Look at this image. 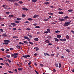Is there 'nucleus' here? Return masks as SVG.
I'll use <instances>...</instances> for the list:
<instances>
[{"label":"nucleus","mask_w":74,"mask_h":74,"mask_svg":"<svg viewBox=\"0 0 74 74\" xmlns=\"http://www.w3.org/2000/svg\"><path fill=\"white\" fill-rule=\"evenodd\" d=\"M3 45H4V44H5V45H8V43L7 42L3 43Z\"/></svg>","instance_id":"f3484780"},{"label":"nucleus","mask_w":74,"mask_h":74,"mask_svg":"<svg viewBox=\"0 0 74 74\" xmlns=\"http://www.w3.org/2000/svg\"><path fill=\"white\" fill-rule=\"evenodd\" d=\"M30 64H31V62H29L28 63V64L29 65V66H30Z\"/></svg>","instance_id":"0e129e2a"},{"label":"nucleus","mask_w":74,"mask_h":74,"mask_svg":"<svg viewBox=\"0 0 74 74\" xmlns=\"http://www.w3.org/2000/svg\"><path fill=\"white\" fill-rule=\"evenodd\" d=\"M37 16H39L35 14L33 18H36Z\"/></svg>","instance_id":"6e6552de"},{"label":"nucleus","mask_w":74,"mask_h":74,"mask_svg":"<svg viewBox=\"0 0 74 74\" xmlns=\"http://www.w3.org/2000/svg\"><path fill=\"white\" fill-rule=\"evenodd\" d=\"M45 56H46L47 55V53H44V54Z\"/></svg>","instance_id":"603ef678"},{"label":"nucleus","mask_w":74,"mask_h":74,"mask_svg":"<svg viewBox=\"0 0 74 74\" xmlns=\"http://www.w3.org/2000/svg\"><path fill=\"white\" fill-rule=\"evenodd\" d=\"M6 0L8 1H11V2H12V1H13V2H15V1H16V0Z\"/></svg>","instance_id":"0eeeda50"},{"label":"nucleus","mask_w":74,"mask_h":74,"mask_svg":"<svg viewBox=\"0 0 74 74\" xmlns=\"http://www.w3.org/2000/svg\"><path fill=\"white\" fill-rule=\"evenodd\" d=\"M5 42H7V43H9L10 42V40H4Z\"/></svg>","instance_id":"20e7f679"},{"label":"nucleus","mask_w":74,"mask_h":74,"mask_svg":"<svg viewBox=\"0 0 74 74\" xmlns=\"http://www.w3.org/2000/svg\"><path fill=\"white\" fill-rule=\"evenodd\" d=\"M1 51H4V49H1Z\"/></svg>","instance_id":"338daca9"},{"label":"nucleus","mask_w":74,"mask_h":74,"mask_svg":"<svg viewBox=\"0 0 74 74\" xmlns=\"http://www.w3.org/2000/svg\"><path fill=\"white\" fill-rule=\"evenodd\" d=\"M2 36L3 37H7V35L5 34H3Z\"/></svg>","instance_id":"6ab92c4d"},{"label":"nucleus","mask_w":74,"mask_h":74,"mask_svg":"<svg viewBox=\"0 0 74 74\" xmlns=\"http://www.w3.org/2000/svg\"><path fill=\"white\" fill-rule=\"evenodd\" d=\"M19 3H20V4H22V3H23V2H22V1H19Z\"/></svg>","instance_id":"680f3d73"},{"label":"nucleus","mask_w":74,"mask_h":74,"mask_svg":"<svg viewBox=\"0 0 74 74\" xmlns=\"http://www.w3.org/2000/svg\"><path fill=\"white\" fill-rule=\"evenodd\" d=\"M14 55H17V56H18V53H14Z\"/></svg>","instance_id":"4c0bfd02"},{"label":"nucleus","mask_w":74,"mask_h":74,"mask_svg":"<svg viewBox=\"0 0 74 74\" xmlns=\"http://www.w3.org/2000/svg\"><path fill=\"white\" fill-rule=\"evenodd\" d=\"M5 64H6V65H7L8 66H9V64H8V63H5Z\"/></svg>","instance_id":"3c124183"},{"label":"nucleus","mask_w":74,"mask_h":74,"mask_svg":"<svg viewBox=\"0 0 74 74\" xmlns=\"http://www.w3.org/2000/svg\"><path fill=\"white\" fill-rule=\"evenodd\" d=\"M29 21H32V19L31 18H29L28 19Z\"/></svg>","instance_id":"09e8293b"},{"label":"nucleus","mask_w":74,"mask_h":74,"mask_svg":"<svg viewBox=\"0 0 74 74\" xmlns=\"http://www.w3.org/2000/svg\"><path fill=\"white\" fill-rule=\"evenodd\" d=\"M24 38L25 39H27V40L28 41H30V40H31L27 36H24Z\"/></svg>","instance_id":"7ed1b4c3"},{"label":"nucleus","mask_w":74,"mask_h":74,"mask_svg":"<svg viewBox=\"0 0 74 74\" xmlns=\"http://www.w3.org/2000/svg\"><path fill=\"white\" fill-rule=\"evenodd\" d=\"M14 58H17V56L16 55H14Z\"/></svg>","instance_id":"79ce46f5"},{"label":"nucleus","mask_w":74,"mask_h":74,"mask_svg":"<svg viewBox=\"0 0 74 74\" xmlns=\"http://www.w3.org/2000/svg\"><path fill=\"white\" fill-rule=\"evenodd\" d=\"M22 16L23 17H25V16H26V15H25V14H22Z\"/></svg>","instance_id":"a18cd8bd"},{"label":"nucleus","mask_w":74,"mask_h":74,"mask_svg":"<svg viewBox=\"0 0 74 74\" xmlns=\"http://www.w3.org/2000/svg\"><path fill=\"white\" fill-rule=\"evenodd\" d=\"M58 10L59 11H61V10H62V9H61V8H58Z\"/></svg>","instance_id":"5fc2aeb1"},{"label":"nucleus","mask_w":74,"mask_h":74,"mask_svg":"<svg viewBox=\"0 0 74 74\" xmlns=\"http://www.w3.org/2000/svg\"><path fill=\"white\" fill-rule=\"evenodd\" d=\"M8 61L9 62V63H11V61L9 59L8 60Z\"/></svg>","instance_id":"de8ad7c7"},{"label":"nucleus","mask_w":74,"mask_h":74,"mask_svg":"<svg viewBox=\"0 0 74 74\" xmlns=\"http://www.w3.org/2000/svg\"><path fill=\"white\" fill-rule=\"evenodd\" d=\"M22 9L24 11H28V9L26 8H23Z\"/></svg>","instance_id":"39448f33"},{"label":"nucleus","mask_w":74,"mask_h":74,"mask_svg":"<svg viewBox=\"0 0 74 74\" xmlns=\"http://www.w3.org/2000/svg\"><path fill=\"white\" fill-rule=\"evenodd\" d=\"M37 0H32V2H37Z\"/></svg>","instance_id":"c756f323"},{"label":"nucleus","mask_w":74,"mask_h":74,"mask_svg":"<svg viewBox=\"0 0 74 74\" xmlns=\"http://www.w3.org/2000/svg\"><path fill=\"white\" fill-rule=\"evenodd\" d=\"M11 25L12 26H16V24L14 23H11Z\"/></svg>","instance_id":"9d476101"},{"label":"nucleus","mask_w":74,"mask_h":74,"mask_svg":"<svg viewBox=\"0 0 74 74\" xmlns=\"http://www.w3.org/2000/svg\"><path fill=\"white\" fill-rule=\"evenodd\" d=\"M44 21H48L49 20L47 19L46 18L44 19Z\"/></svg>","instance_id":"72a5a7b5"},{"label":"nucleus","mask_w":74,"mask_h":74,"mask_svg":"<svg viewBox=\"0 0 74 74\" xmlns=\"http://www.w3.org/2000/svg\"><path fill=\"white\" fill-rule=\"evenodd\" d=\"M34 64L36 66H37V64H36V63H34Z\"/></svg>","instance_id":"13d9d810"},{"label":"nucleus","mask_w":74,"mask_h":74,"mask_svg":"<svg viewBox=\"0 0 74 74\" xmlns=\"http://www.w3.org/2000/svg\"><path fill=\"white\" fill-rule=\"evenodd\" d=\"M18 38V36H14L13 37V38Z\"/></svg>","instance_id":"f704fd0d"},{"label":"nucleus","mask_w":74,"mask_h":74,"mask_svg":"<svg viewBox=\"0 0 74 74\" xmlns=\"http://www.w3.org/2000/svg\"><path fill=\"white\" fill-rule=\"evenodd\" d=\"M17 20H21L22 18H18L16 19Z\"/></svg>","instance_id":"e433bc0d"},{"label":"nucleus","mask_w":74,"mask_h":74,"mask_svg":"<svg viewBox=\"0 0 74 74\" xmlns=\"http://www.w3.org/2000/svg\"><path fill=\"white\" fill-rule=\"evenodd\" d=\"M20 22V21H15V23H19Z\"/></svg>","instance_id":"a878e982"},{"label":"nucleus","mask_w":74,"mask_h":74,"mask_svg":"<svg viewBox=\"0 0 74 74\" xmlns=\"http://www.w3.org/2000/svg\"><path fill=\"white\" fill-rule=\"evenodd\" d=\"M18 70L19 71H21V70H22V68H18Z\"/></svg>","instance_id":"b1692460"},{"label":"nucleus","mask_w":74,"mask_h":74,"mask_svg":"<svg viewBox=\"0 0 74 74\" xmlns=\"http://www.w3.org/2000/svg\"><path fill=\"white\" fill-rule=\"evenodd\" d=\"M49 15H53V14L51 13H48Z\"/></svg>","instance_id":"bb28decb"},{"label":"nucleus","mask_w":74,"mask_h":74,"mask_svg":"<svg viewBox=\"0 0 74 74\" xmlns=\"http://www.w3.org/2000/svg\"><path fill=\"white\" fill-rule=\"evenodd\" d=\"M0 30L1 31V32H4V31H3V29H0Z\"/></svg>","instance_id":"4d7b16f0"},{"label":"nucleus","mask_w":74,"mask_h":74,"mask_svg":"<svg viewBox=\"0 0 74 74\" xmlns=\"http://www.w3.org/2000/svg\"><path fill=\"white\" fill-rule=\"evenodd\" d=\"M14 54H12L11 55V56L12 57H14Z\"/></svg>","instance_id":"052dcab7"},{"label":"nucleus","mask_w":74,"mask_h":74,"mask_svg":"<svg viewBox=\"0 0 74 74\" xmlns=\"http://www.w3.org/2000/svg\"><path fill=\"white\" fill-rule=\"evenodd\" d=\"M60 41H66V39L64 38L63 39H60Z\"/></svg>","instance_id":"423d86ee"},{"label":"nucleus","mask_w":74,"mask_h":74,"mask_svg":"<svg viewBox=\"0 0 74 74\" xmlns=\"http://www.w3.org/2000/svg\"><path fill=\"white\" fill-rule=\"evenodd\" d=\"M33 25L34 26H37V25H38V24L35 23Z\"/></svg>","instance_id":"c03bdc74"},{"label":"nucleus","mask_w":74,"mask_h":74,"mask_svg":"<svg viewBox=\"0 0 74 74\" xmlns=\"http://www.w3.org/2000/svg\"><path fill=\"white\" fill-rule=\"evenodd\" d=\"M59 13L60 14H63V12H60Z\"/></svg>","instance_id":"412c9836"},{"label":"nucleus","mask_w":74,"mask_h":74,"mask_svg":"<svg viewBox=\"0 0 74 74\" xmlns=\"http://www.w3.org/2000/svg\"><path fill=\"white\" fill-rule=\"evenodd\" d=\"M46 5H48V4H49V2H45L44 3Z\"/></svg>","instance_id":"f8f14e48"},{"label":"nucleus","mask_w":74,"mask_h":74,"mask_svg":"<svg viewBox=\"0 0 74 74\" xmlns=\"http://www.w3.org/2000/svg\"><path fill=\"white\" fill-rule=\"evenodd\" d=\"M35 41H38V38H34Z\"/></svg>","instance_id":"4468645a"},{"label":"nucleus","mask_w":74,"mask_h":74,"mask_svg":"<svg viewBox=\"0 0 74 74\" xmlns=\"http://www.w3.org/2000/svg\"><path fill=\"white\" fill-rule=\"evenodd\" d=\"M19 44H22V45H24V43H23L21 42H19Z\"/></svg>","instance_id":"864d4df0"},{"label":"nucleus","mask_w":74,"mask_h":74,"mask_svg":"<svg viewBox=\"0 0 74 74\" xmlns=\"http://www.w3.org/2000/svg\"><path fill=\"white\" fill-rule=\"evenodd\" d=\"M45 42H46L47 43H49V41L48 40H45Z\"/></svg>","instance_id":"aec40b11"},{"label":"nucleus","mask_w":74,"mask_h":74,"mask_svg":"<svg viewBox=\"0 0 74 74\" xmlns=\"http://www.w3.org/2000/svg\"><path fill=\"white\" fill-rule=\"evenodd\" d=\"M1 65H3V66L4 65V64H3V63H1Z\"/></svg>","instance_id":"69168bd1"},{"label":"nucleus","mask_w":74,"mask_h":74,"mask_svg":"<svg viewBox=\"0 0 74 74\" xmlns=\"http://www.w3.org/2000/svg\"><path fill=\"white\" fill-rule=\"evenodd\" d=\"M6 57L9 58H10V55H7L6 56Z\"/></svg>","instance_id":"5701e85b"},{"label":"nucleus","mask_w":74,"mask_h":74,"mask_svg":"<svg viewBox=\"0 0 74 74\" xmlns=\"http://www.w3.org/2000/svg\"><path fill=\"white\" fill-rule=\"evenodd\" d=\"M48 45H52V43H49L48 44Z\"/></svg>","instance_id":"e2e57ef3"},{"label":"nucleus","mask_w":74,"mask_h":74,"mask_svg":"<svg viewBox=\"0 0 74 74\" xmlns=\"http://www.w3.org/2000/svg\"><path fill=\"white\" fill-rule=\"evenodd\" d=\"M54 39L56 41H57V42H58V41H59V39H58L57 38H55Z\"/></svg>","instance_id":"dca6fc26"},{"label":"nucleus","mask_w":74,"mask_h":74,"mask_svg":"<svg viewBox=\"0 0 74 74\" xmlns=\"http://www.w3.org/2000/svg\"><path fill=\"white\" fill-rule=\"evenodd\" d=\"M66 50L67 52H68V53H69L70 52V50H69V49H66Z\"/></svg>","instance_id":"ddd939ff"},{"label":"nucleus","mask_w":74,"mask_h":74,"mask_svg":"<svg viewBox=\"0 0 74 74\" xmlns=\"http://www.w3.org/2000/svg\"><path fill=\"white\" fill-rule=\"evenodd\" d=\"M53 70H54L53 71V73H55V72H56V70L55 69H53Z\"/></svg>","instance_id":"6e6d98bb"},{"label":"nucleus","mask_w":74,"mask_h":74,"mask_svg":"<svg viewBox=\"0 0 74 74\" xmlns=\"http://www.w3.org/2000/svg\"><path fill=\"white\" fill-rule=\"evenodd\" d=\"M35 73H36V74H38V72L37 71L35 70Z\"/></svg>","instance_id":"8fccbe9b"},{"label":"nucleus","mask_w":74,"mask_h":74,"mask_svg":"<svg viewBox=\"0 0 74 74\" xmlns=\"http://www.w3.org/2000/svg\"><path fill=\"white\" fill-rule=\"evenodd\" d=\"M23 42L24 43H25V44H28V42L26 41H24Z\"/></svg>","instance_id":"473e14b6"},{"label":"nucleus","mask_w":74,"mask_h":74,"mask_svg":"<svg viewBox=\"0 0 74 74\" xmlns=\"http://www.w3.org/2000/svg\"><path fill=\"white\" fill-rule=\"evenodd\" d=\"M66 38H67V39H69V36L68 35H67L66 36Z\"/></svg>","instance_id":"7c9ffc66"},{"label":"nucleus","mask_w":74,"mask_h":74,"mask_svg":"<svg viewBox=\"0 0 74 74\" xmlns=\"http://www.w3.org/2000/svg\"><path fill=\"white\" fill-rule=\"evenodd\" d=\"M71 21H69V22H68L69 23V24H70H70H71V23H71Z\"/></svg>","instance_id":"bf43d9fd"},{"label":"nucleus","mask_w":74,"mask_h":74,"mask_svg":"<svg viewBox=\"0 0 74 74\" xmlns=\"http://www.w3.org/2000/svg\"><path fill=\"white\" fill-rule=\"evenodd\" d=\"M40 27L39 26H36L35 27V28H36V29H37L38 28H40Z\"/></svg>","instance_id":"c9c22d12"},{"label":"nucleus","mask_w":74,"mask_h":74,"mask_svg":"<svg viewBox=\"0 0 74 74\" xmlns=\"http://www.w3.org/2000/svg\"><path fill=\"white\" fill-rule=\"evenodd\" d=\"M60 32V31L57 30L55 31V33H59V32Z\"/></svg>","instance_id":"2f4dec72"},{"label":"nucleus","mask_w":74,"mask_h":74,"mask_svg":"<svg viewBox=\"0 0 74 74\" xmlns=\"http://www.w3.org/2000/svg\"><path fill=\"white\" fill-rule=\"evenodd\" d=\"M10 18H13L14 17V15H10L9 16Z\"/></svg>","instance_id":"2eb2a0df"},{"label":"nucleus","mask_w":74,"mask_h":74,"mask_svg":"<svg viewBox=\"0 0 74 74\" xmlns=\"http://www.w3.org/2000/svg\"><path fill=\"white\" fill-rule=\"evenodd\" d=\"M14 5H16V6H19V5L18 4V3H14Z\"/></svg>","instance_id":"4be33fe9"},{"label":"nucleus","mask_w":74,"mask_h":74,"mask_svg":"<svg viewBox=\"0 0 74 74\" xmlns=\"http://www.w3.org/2000/svg\"><path fill=\"white\" fill-rule=\"evenodd\" d=\"M54 56V54H51V56Z\"/></svg>","instance_id":"774afa93"},{"label":"nucleus","mask_w":74,"mask_h":74,"mask_svg":"<svg viewBox=\"0 0 74 74\" xmlns=\"http://www.w3.org/2000/svg\"><path fill=\"white\" fill-rule=\"evenodd\" d=\"M22 57L25 58H30V55H27L23 56Z\"/></svg>","instance_id":"f03ea898"},{"label":"nucleus","mask_w":74,"mask_h":74,"mask_svg":"<svg viewBox=\"0 0 74 74\" xmlns=\"http://www.w3.org/2000/svg\"><path fill=\"white\" fill-rule=\"evenodd\" d=\"M69 25H70V24L68 22H65V23L64 24V26H69Z\"/></svg>","instance_id":"f257e3e1"},{"label":"nucleus","mask_w":74,"mask_h":74,"mask_svg":"<svg viewBox=\"0 0 74 74\" xmlns=\"http://www.w3.org/2000/svg\"><path fill=\"white\" fill-rule=\"evenodd\" d=\"M59 21H65V20L64 19H62V18H59Z\"/></svg>","instance_id":"1a4fd4ad"},{"label":"nucleus","mask_w":74,"mask_h":74,"mask_svg":"<svg viewBox=\"0 0 74 74\" xmlns=\"http://www.w3.org/2000/svg\"><path fill=\"white\" fill-rule=\"evenodd\" d=\"M40 65L41 67H43L44 66V65L42 64H40Z\"/></svg>","instance_id":"ea45409f"},{"label":"nucleus","mask_w":74,"mask_h":74,"mask_svg":"<svg viewBox=\"0 0 74 74\" xmlns=\"http://www.w3.org/2000/svg\"><path fill=\"white\" fill-rule=\"evenodd\" d=\"M61 37V35H57V38H60Z\"/></svg>","instance_id":"9b49d317"},{"label":"nucleus","mask_w":74,"mask_h":74,"mask_svg":"<svg viewBox=\"0 0 74 74\" xmlns=\"http://www.w3.org/2000/svg\"><path fill=\"white\" fill-rule=\"evenodd\" d=\"M29 44H31V45H33V43L31 42H29Z\"/></svg>","instance_id":"cd10ccee"},{"label":"nucleus","mask_w":74,"mask_h":74,"mask_svg":"<svg viewBox=\"0 0 74 74\" xmlns=\"http://www.w3.org/2000/svg\"><path fill=\"white\" fill-rule=\"evenodd\" d=\"M47 32H48L49 33H50V30L49 29H47Z\"/></svg>","instance_id":"a19ab883"},{"label":"nucleus","mask_w":74,"mask_h":74,"mask_svg":"<svg viewBox=\"0 0 74 74\" xmlns=\"http://www.w3.org/2000/svg\"><path fill=\"white\" fill-rule=\"evenodd\" d=\"M36 51H38L39 49H38V47H36Z\"/></svg>","instance_id":"49530a36"},{"label":"nucleus","mask_w":74,"mask_h":74,"mask_svg":"<svg viewBox=\"0 0 74 74\" xmlns=\"http://www.w3.org/2000/svg\"><path fill=\"white\" fill-rule=\"evenodd\" d=\"M27 36L29 37L30 38H32L33 37V36H32V35H28Z\"/></svg>","instance_id":"58836bf2"},{"label":"nucleus","mask_w":74,"mask_h":74,"mask_svg":"<svg viewBox=\"0 0 74 74\" xmlns=\"http://www.w3.org/2000/svg\"><path fill=\"white\" fill-rule=\"evenodd\" d=\"M59 68H60L61 67V64L60 63L59 65Z\"/></svg>","instance_id":"c85d7f7f"},{"label":"nucleus","mask_w":74,"mask_h":74,"mask_svg":"<svg viewBox=\"0 0 74 74\" xmlns=\"http://www.w3.org/2000/svg\"><path fill=\"white\" fill-rule=\"evenodd\" d=\"M55 65H56V67H58V65H59V63H58L57 64H56Z\"/></svg>","instance_id":"a211bd4d"},{"label":"nucleus","mask_w":74,"mask_h":74,"mask_svg":"<svg viewBox=\"0 0 74 74\" xmlns=\"http://www.w3.org/2000/svg\"><path fill=\"white\" fill-rule=\"evenodd\" d=\"M69 17L68 16H66L65 17H64V19H67V18H69Z\"/></svg>","instance_id":"37998d69"},{"label":"nucleus","mask_w":74,"mask_h":74,"mask_svg":"<svg viewBox=\"0 0 74 74\" xmlns=\"http://www.w3.org/2000/svg\"><path fill=\"white\" fill-rule=\"evenodd\" d=\"M69 12H73V10L72 9L69 10H68Z\"/></svg>","instance_id":"393cba45"}]
</instances>
